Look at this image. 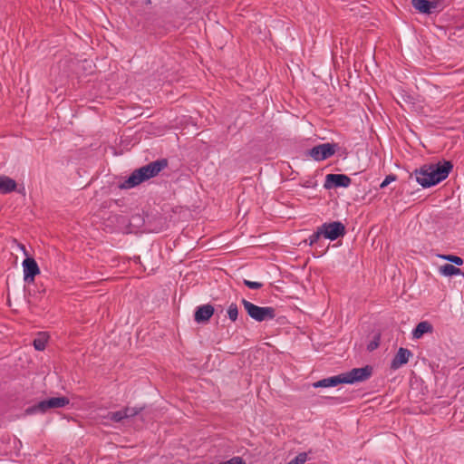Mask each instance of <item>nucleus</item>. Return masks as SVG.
I'll return each instance as SVG.
<instances>
[{"mask_svg": "<svg viewBox=\"0 0 464 464\" xmlns=\"http://www.w3.org/2000/svg\"><path fill=\"white\" fill-rule=\"evenodd\" d=\"M17 183L8 176H0V194H8L16 189Z\"/></svg>", "mask_w": 464, "mask_h": 464, "instance_id": "nucleus-13", "label": "nucleus"}, {"mask_svg": "<svg viewBox=\"0 0 464 464\" xmlns=\"http://www.w3.org/2000/svg\"><path fill=\"white\" fill-rule=\"evenodd\" d=\"M440 258L450 261L452 264H455L456 266H461L463 265V259L458 256L453 255H440L439 256Z\"/></svg>", "mask_w": 464, "mask_h": 464, "instance_id": "nucleus-19", "label": "nucleus"}, {"mask_svg": "<svg viewBox=\"0 0 464 464\" xmlns=\"http://www.w3.org/2000/svg\"><path fill=\"white\" fill-rule=\"evenodd\" d=\"M337 144L323 143L313 147L308 151V155L314 160H324L333 156L336 151Z\"/></svg>", "mask_w": 464, "mask_h": 464, "instance_id": "nucleus-6", "label": "nucleus"}, {"mask_svg": "<svg viewBox=\"0 0 464 464\" xmlns=\"http://www.w3.org/2000/svg\"><path fill=\"white\" fill-rule=\"evenodd\" d=\"M24 280L26 283H34V277L40 274V268L33 257H26L23 261Z\"/></svg>", "mask_w": 464, "mask_h": 464, "instance_id": "nucleus-8", "label": "nucleus"}, {"mask_svg": "<svg viewBox=\"0 0 464 464\" xmlns=\"http://www.w3.org/2000/svg\"><path fill=\"white\" fill-rule=\"evenodd\" d=\"M396 179H397L396 175L390 174V175L386 176L384 180L381 183L380 187L382 188H383L387 187L391 182L395 181Z\"/></svg>", "mask_w": 464, "mask_h": 464, "instance_id": "nucleus-26", "label": "nucleus"}, {"mask_svg": "<svg viewBox=\"0 0 464 464\" xmlns=\"http://www.w3.org/2000/svg\"><path fill=\"white\" fill-rule=\"evenodd\" d=\"M440 272L441 275L446 276H453L461 275L462 272L459 268L456 267L451 264H445L440 267Z\"/></svg>", "mask_w": 464, "mask_h": 464, "instance_id": "nucleus-16", "label": "nucleus"}, {"mask_svg": "<svg viewBox=\"0 0 464 464\" xmlns=\"http://www.w3.org/2000/svg\"><path fill=\"white\" fill-rule=\"evenodd\" d=\"M341 383H343V380L341 378V375L339 374V375L332 376L329 378H324L316 382H314L313 386L314 388H327V387L336 386Z\"/></svg>", "mask_w": 464, "mask_h": 464, "instance_id": "nucleus-14", "label": "nucleus"}, {"mask_svg": "<svg viewBox=\"0 0 464 464\" xmlns=\"http://www.w3.org/2000/svg\"><path fill=\"white\" fill-rule=\"evenodd\" d=\"M380 344V335L374 336V339L370 342V343L367 345L368 351L372 352L378 348Z\"/></svg>", "mask_w": 464, "mask_h": 464, "instance_id": "nucleus-25", "label": "nucleus"}, {"mask_svg": "<svg viewBox=\"0 0 464 464\" xmlns=\"http://www.w3.org/2000/svg\"><path fill=\"white\" fill-rule=\"evenodd\" d=\"M307 460V454L305 452L299 453L295 459L290 460L287 464H304Z\"/></svg>", "mask_w": 464, "mask_h": 464, "instance_id": "nucleus-22", "label": "nucleus"}, {"mask_svg": "<svg viewBox=\"0 0 464 464\" xmlns=\"http://www.w3.org/2000/svg\"><path fill=\"white\" fill-rule=\"evenodd\" d=\"M320 227L323 232V236L330 240H335L345 234V227L340 221L324 223Z\"/></svg>", "mask_w": 464, "mask_h": 464, "instance_id": "nucleus-7", "label": "nucleus"}, {"mask_svg": "<svg viewBox=\"0 0 464 464\" xmlns=\"http://www.w3.org/2000/svg\"><path fill=\"white\" fill-rule=\"evenodd\" d=\"M433 326L427 321L420 322L417 324L412 332V336L415 339H420L424 334L432 333Z\"/></svg>", "mask_w": 464, "mask_h": 464, "instance_id": "nucleus-15", "label": "nucleus"}, {"mask_svg": "<svg viewBox=\"0 0 464 464\" xmlns=\"http://www.w3.org/2000/svg\"><path fill=\"white\" fill-rule=\"evenodd\" d=\"M411 5L420 13L430 14L440 7L441 2L440 0H411Z\"/></svg>", "mask_w": 464, "mask_h": 464, "instance_id": "nucleus-10", "label": "nucleus"}, {"mask_svg": "<svg viewBox=\"0 0 464 464\" xmlns=\"http://www.w3.org/2000/svg\"><path fill=\"white\" fill-rule=\"evenodd\" d=\"M411 355L412 353L410 350L401 347L392 361L391 368L393 370L399 369L409 362Z\"/></svg>", "mask_w": 464, "mask_h": 464, "instance_id": "nucleus-12", "label": "nucleus"}, {"mask_svg": "<svg viewBox=\"0 0 464 464\" xmlns=\"http://www.w3.org/2000/svg\"><path fill=\"white\" fill-rule=\"evenodd\" d=\"M48 336L45 333H39L37 337L34 340V347L37 351H44L47 343Z\"/></svg>", "mask_w": 464, "mask_h": 464, "instance_id": "nucleus-17", "label": "nucleus"}, {"mask_svg": "<svg viewBox=\"0 0 464 464\" xmlns=\"http://www.w3.org/2000/svg\"><path fill=\"white\" fill-rule=\"evenodd\" d=\"M453 169L450 161L425 164L415 169L413 175L416 181L423 188H430L447 179Z\"/></svg>", "mask_w": 464, "mask_h": 464, "instance_id": "nucleus-1", "label": "nucleus"}, {"mask_svg": "<svg viewBox=\"0 0 464 464\" xmlns=\"http://www.w3.org/2000/svg\"><path fill=\"white\" fill-rule=\"evenodd\" d=\"M70 403L69 398L65 396L53 397L39 401L25 410L26 414L45 413L50 409L63 408Z\"/></svg>", "mask_w": 464, "mask_h": 464, "instance_id": "nucleus-4", "label": "nucleus"}, {"mask_svg": "<svg viewBox=\"0 0 464 464\" xmlns=\"http://www.w3.org/2000/svg\"><path fill=\"white\" fill-rule=\"evenodd\" d=\"M352 183L350 177L344 174H328L325 177L324 188H347Z\"/></svg>", "mask_w": 464, "mask_h": 464, "instance_id": "nucleus-9", "label": "nucleus"}, {"mask_svg": "<svg viewBox=\"0 0 464 464\" xmlns=\"http://www.w3.org/2000/svg\"><path fill=\"white\" fill-rule=\"evenodd\" d=\"M20 248L24 251V255L28 256L25 246L24 245H20Z\"/></svg>", "mask_w": 464, "mask_h": 464, "instance_id": "nucleus-27", "label": "nucleus"}, {"mask_svg": "<svg viewBox=\"0 0 464 464\" xmlns=\"http://www.w3.org/2000/svg\"><path fill=\"white\" fill-rule=\"evenodd\" d=\"M241 303L247 314L256 322L272 320L276 317V310L271 306H258L246 299H242Z\"/></svg>", "mask_w": 464, "mask_h": 464, "instance_id": "nucleus-3", "label": "nucleus"}, {"mask_svg": "<svg viewBox=\"0 0 464 464\" xmlns=\"http://www.w3.org/2000/svg\"><path fill=\"white\" fill-rule=\"evenodd\" d=\"M227 315L233 322L237 321L238 316V308L236 304H231L227 308Z\"/></svg>", "mask_w": 464, "mask_h": 464, "instance_id": "nucleus-20", "label": "nucleus"}, {"mask_svg": "<svg viewBox=\"0 0 464 464\" xmlns=\"http://www.w3.org/2000/svg\"><path fill=\"white\" fill-rule=\"evenodd\" d=\"M323 236V232L321 230V227H318L316 231L314 232L310 237H309V245L312 246L314 244H315L319 238Z\"/></svg>", "mask_w": 464, "mask_h": 464, "instance_id": "nucleus-23", "label": "nucleus"}, {"mask_svg": "<svg viewBox=\"0 0 464 464\" xmlns=\"http://www.w3.org/2000/svg\"><path fill=\"white\" fill-rule=\"evenodd\" d=\"M142 408L137 407H125L122 411L125 419H129L138 415L141 411Z\"/></svg>", "mask_w": 464, "mask_h": 464, "instance_id": "nucleus-18", "label": "nucleus"}, {"mask_svg": "<svg viewBox=\"0 0 464 464\" xmlns=\"http://www.w3.org/2000/svg\"><path fill=\"white\" fill-rule=\"evenodd\" d=\"M244 285L250 289H259L263 286L262 283L254 282L247 279H244Z\"/></svg>", "mask_w": 464, "mask_h": 464, "instance_id": "nucleus-24", "label": "nucleus"}, {"mask_svg": "<svg viewBox=\"0 0 464 464\" xmlns=\"http://www.w3.org/2000/svg\"><path fill=\"white\" fill-rule=\"evenodd\" d=\"M215 309L211 304L200 305L197 308L194 319L198 324H204L209 321L214 314Z\"/></svg>", "mask_w": 464, "mask_h": 464, "instance_id": "nucleus-11", "label": "nucleus"}, {"mask_svg": "<svg viewBox=\"0 0 464 464\" xmlns=\"http://www.w3.org/2000/svg\"><path fill=\"white\" fill-rule=\"evenodd\" d=\"M168 167V160L161 159L152 161L143 167L135 169L130 177L120 185L121 188L128 189L156 177L161 170Z\"/></svg>", "mask_w": 464, "mask_h": 464, "instance_id": "nucleus-2", "label": "nucleus"}, {"mask_svg": "<svg viewBox=\"0 0 464 464\" xmlns=\"http://www.w3.org/2000/svg\"><path fill=\"white\" fill-rule=\"evenodd\" d=\"M107 417L114 422H121L125 419L122 410L114 412H109Z\"/></svg>", "mask_w": 464, "mask_h": 464, "instance_id": "nucleus-21", "label": "nucleus"}, {"mask_svg": "<svg viewBox=\"0 0 464 464\" xmlns=\"http://www.w3.org/2000/svg\"><path fill=\"white\" fill-rule=\"evenodd\" d=\"M372 368L369 365L362 368H353L350 372L341 373L343 383H354L363 382L371 377Z\"/></svg>", "mask_w": 464, "mask_h": 464, "instance_id": "nucleus-5", "label": "nucleus"}]
</instances>
